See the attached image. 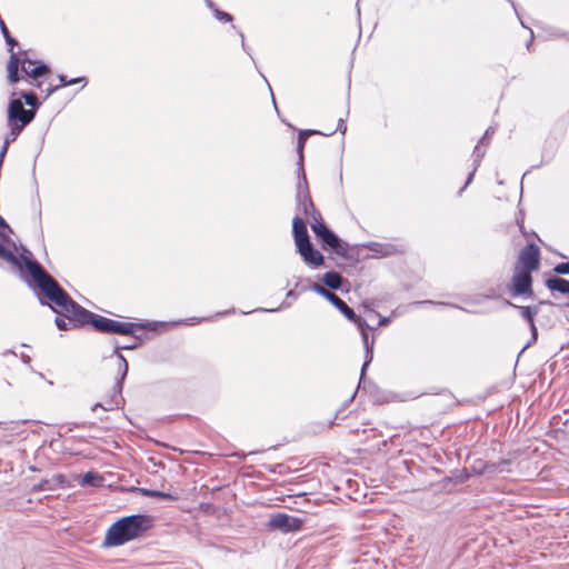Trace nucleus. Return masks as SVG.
I'll return each instance as SVG.
<instances>
[{
	"instance_id": "obj_1",
	"label": "nucleus",
	"mask_w": 569,
	"mask_h": 569,
	"mask_svg": "<svg viewBox=\"0 0 569 569\" xmlns=\"http://www.w3.org/2000/svg\"><path fill=\"white\" fill-rule=\"evenodd\" d=\"M38 301L41 306L50 308L56 313L54 323L60 330L62 320L66 327L68 322L77 317L81 307L69 293L59 284V282L38 262Z\"/></svg>"
},
{
	"instance_id": "obj_2",
	"label": "nucleus",
	"mask_w": 569,
	"mask_h": 569,
	"mask_svg": "<svg viewBox=\"0 0 569 569\" xmlns=\"http://www.w3.org/2000/svg\"><path fill=\"white\" fill-rule=\"evenodd\" d=\"M0 259L9 264L11 273L19 277L36 291V260L24 246H16L4 232L0 231Z\"/></svg>"
},
{
	"instance_id": "obj_3",
	"label": "nucleus",
	"mask_w": 569,
	"mask_h": 569,
	"mask_svg": "<svg viewBox=\"0 0 569 569\" xmlns=\"http://www.w3.org/2000/svg\"><path fill=\"white\" fill-rule=\"evenodd\" d=\"M152 518L148 515H130L122 517L110 526L104 536L103 545L119 547L142 537L152 528Z\"/></svg>"
},
{
	"instance_id": "obj_4",
	"label": "nucleus",
	"mask_w": 569,
	"mask_h": 569,
	"mask_svg": "<svg viewBox=\"0 0 569 569\" xmlns=\"http://www.w3.org/2000/svg\"><path fill=\"white\" fill-rule=\"evenodd\" d=\"M81 311L77 313V317L72 319V322H68L69 327H66V323L62 322L60 326L61 331H68L81 328L86 325H91L92 328L102 333H117V335H133L136 325L132 322H119L99 315H96L86 308L81 307Z\"/></svg>"
},
{
	"instance_id": "obj_5",
	"label": "nucleus",
	"mask_w": 569,
	"mask_h": 569,
	"mask_svg": "<svg viewBox=\"0 0 569 569\" xmlns=\"http://www.w3.org/2000/svg\"><path fill=\"white\" fill-rule=\"evenodd\" d=\"M1 33L9 46L10 59L7 64L8 80L10 83L18 82L23 76L36 79V61L27 58V52H14L17 41L11 37L3 20H0Z\"/></svg>"
},
{
	"instance_id": "obj_6",
	"label": "nucleus",
	"mask_w": 569,
	"mask_h": 569,
	"mask_svg": "<svg viewBox=\"0 0 569 569\" xmlns=\"http://www.w3.org/2000/svg\"><path fill=\"white\" fill-rule=\"evenodd\" d=\"M139 346L138 342L134 343H127L126 346H116L113 350V356L118 359V378L116 381V385L113 387V395L109 400H106L104 402H98L93 406L92 410H96V408L100 407L104 410H113L119 407L122 398V389H123V381L128 375L129 366L127 359L120 353V350H133Z\"/></svg>"
},
{
	"instance_id": "obj_7",
	"label": "nucleus",
	"mask_w": 569,
	"mask_h": 569,
	"mask_svg": "<svg viewBox=\"0 0 569 569\" xmlns=\"http://www.w3.org/2000/svg\"><path fill=\"white\" fill-rule=\"evenodd\" d=\"M348 320L355 322L361 332V338L365 347V362L361 368V378L365 376V372L368 368V366L371 363L373 359V345L375 341L372 340L369 342V335L366 330L368 327L366 321L356 315V312L343 301L341 300L336 293L331 297L329 300Z\"/></svg>"
},
{
	"instance_id": "obj_8",
	"label": "nucleus",
	"mask_w": 569,
	"mask_h": 569,
	"mask_svg": "<svg viewBox=\"0 0 569 569\" xmlns=\"http://www.w3.org/2000/svg\"><path fill=\"white\" fill-rule=\"evenodd\" d=\"M539 248L535 243H528L520 250L515 268L532 272L539 268Z\"/></svg>"
},
{
	"instance_id": "obj_9",
	"label": "nucleus",
	"mask_w": 569,
	"mask_h": 569,
	"mask_svg": "<svg viewBox=\"0 0 569 569\" xmlns=\"http://www.w3.org/2000/svg\"><path fill=\"white\" fill-rule=\"evenodd\" d=\"M269 528L279 530L283 533L296 532L302 529L303 520L287 513H276L268 522Z\"/></svg>"
},
{
	"instance_id": "obj_10",
	"label": "nucleus",
	"mask_w": 569,
	"mask_h": 569,
	"mask_svg": "<svg viewBox=\"0 0 569 569\" xmlns=\"http://www.w3.org/2000/svg\"><path fill=\"white\" fill-rule=\"evenodd\" d=\"M511 292L513 296H531L532 295V277L531 272L516 269L511 278Z\"/></svg>"
},
{
	"instance_id": "obj_11",
	"label": "nucleus",
	"mask_w": 569,
	"mask_h": 569,
	"mask_svg": "<svg viewBox=\"0 0 569 569\" xmlns=\"http://www.w3.org/2000/svg\"><path fill=\"white\" fill-rule=\"evenodd\" d=\"M303 261L312 267H319L323 263V256L312 247V243H305L297 248Z\"/></svg>"
},
{
	"instance_id": "obj_12",
	"label": "nucleus",
	"mask_w": 569,
	"mask_h": 569,
	"mask_svg": "<svg viewBox=\"0 0 569 569\" xmlns=\"http://www.w3.org/2000/svg\"><path fill=\"white\" fill-rule=\"evenodd\" d=\"M292 232L297 248L310 242L306 222L298 216L292 220Z\"/></svg>"
},
{
	"instance_id": "obj_13",
	"label": "nucleus",
	"mask_w": 569,
	"mask_h": 569,
	"mask_svg": "<svg viewBox=\"0 0 569 569\" xmlns=\"http://www.w3.org/2000/svg\"><path fill=\"white\" fill-rule=\"evenodd\" d=\"M297 201L298 209L306 216V218H309V216H312L313 212L318 211L312 202L309 191L297 194Z\"/></svg>"
},
{
	"instance_id": "obj_14",
	"label": "nucleus",
	"mask_w": 569,
	"mask_h": 569,
	"mask_svg": "<svg viewBox=\"0 0 569 569\" xmlns=\"http://www.w3.org/2000/svg\"><path fill=\"white\" fill-rule=\"evenodd\" d=\"M320 133L317 130H301L298 136V142H297V153H298V171H302V163H303V148L306 140L311 134Z\"/></svg>"
},
{
	"instance_id": "obj_15",
	"label": "nucleus",
	"mask_w": 569,
	"mask_h": 569,
	"mask_svg": "<svg viewBox=\"0 0 569 569\" xmlns=\"http://www.w3.org/2000/svg\"><path fill=\"white\" fill-rule=\"evenodd\" d=\"M319 239L325 246L336 250L338 254H343V251L340 250L341 240L329 228L319 237Z\"/></svg>"
},
{
	"instance_id": "obj_16",
	"label": "nucleus",
	"mask_w": 569,
	"mask_h": 569,
	"mask_svg": "<svg viewBox=\"0 0 569 569\" xmlns=\"http://www.w3.org/2000/svg\"><path fill=\"white\" fill-rule=\"evenodd\" d=\"M510 465H511L510 459H501L497 462L487 461V467H486L487 473L486 475L495 476V475L502 473V472H509Z\"/></svg>"
},
{
	"instance_id": "obj_17",
	"label": "nucleus",
	"mask_w": 569,
	"mask_h": 569,
	"mask_svg": "<svg viewBox=\"0 0 569 569\" xmlns=\"http://www.w3.org/2000/svg\"><path fill=\"white\" fill-rule=\"evenodd\" d=\"M546 286L551 291H558L560 293H569V280L555 277L546 281Z\"/></svg>"
},
{
	"instance_id": "obj_18",
	"label": "nucleus",
	"mask_w": 569,
	"mask_h": 569,
	"mask_svg": "<svg viewBox=\"0 0 569 569\" xmlns=\"http://www.w3.org/2000/svg\"><path fill=\"white\" fill-rule=\"evenodd\" d=\"M480 146H481V144H479V143H478V144L475 147V150H473V169H472V171L469 173V176H468V178H467V181H466L465 186L460 189V192H462V191L466 189V187H467V186L472 181L473 176H475V172L477 171L478 167H479V166H480V163H481L482 158L485 157L486 151H485V150H482V149L480 148Z\"/></svg>"
},
{
	"instance_id": "obj_19",
	"label": "nucleus",
	"mask_w": 569,
	"mask_h": 569,
	"mask_svg": "<svg viewBox=\"0 0 569 569\" xmlns=\"http://www.w3.org/2000/svg\"><path fill=\"white\" fill-rule=\"evenodd\" d=\"M322 281L330 289L337 290L341 288L343 278L337 271H328L323 274Z\"/></svg>"
},
{
	"instance_id": "obj_20",
	"label": "nucleus",
	"mask_w": 569,
	"mask_h": 569,
	"mask_svg": "<svg viewBox=\"0 0 569 569\" xmlns=\"http://www.w3.org/2000/svg\"><path fill=\"white\" fill-rule=\"evenodd\" d=\"M509 306H512L515 308H518L520 311L521 317L528 321L529 325H532L535 321V316L538 313V307L537 306H522L518 307L511 302H507Z\"/></svg>"
},
{
	"instance_id": "obj_21",
	"label": "nucleus",
	"mask_w": 569,
	"mask_h": 569,
	"mask_svg": "<svg viewBox=\"0 0 569 569\" xmlns=\"http://www.w3.org/2000/svg\"><path fill=\"white\" fill-rule=\"evenodd\" d=\"M368 248L371 251H375L381 256H390V254H393L396 251L395 246L389 244V243L385 244V243L372 242L368 246Z\"/></svg>"
},
{
	"instance_id": "obj_22",
	"label": "nucleus",
	"mask_w": 569,
	"mask_h": 569,
	"mask_svg": "<svg viewBox=\"0 0 569 569\" xmlns=\"http://www.w3.org/2000/svg\"><path fill=\"white\" fill-rule=\"evenodd\" d=\"M102 481V477L99 476L97 472L89 471L83 475L80 485L81 486H91L96 487L99 486Z\"/></svg>"
},
{
	"instance_id": "obj_23",
	"label": "nucleus",
	"mask_w": 569,
	"mask_h": 569,
	"mask_svg": "<svg viewBox=\"0 0 569 569\" xmlns=\"http://www.w3.org/2000/svg\"><path fill=\"white\" fill-rule=\"evenodd\" d=\"M487 461L483 459H476L470 465L469 471L475 476H483L487 473Z\"/></svg>"
},
{
	"instance_id": "obj_24",
	"label": "nucleus",
	"mask_w": 569,
	"mask_h": 569,
	"mask_svg": "<svg viewBox=\"0 0 569 569\" xmlns=\"http://www.w3.org/2000/svg\"><path fill=\"white\" fill-rule=\"evenodd\" d=\"M297 174H298L297 194L305 193L306 191H309L305 169L302 168V171H300V172L297 170Z\"/></svg>"
},
{
	"instance_id": "obj_25",
	"label": "nucleus",
	"mask_w": 569,
	"mask_h": 569,
	"mask_svg": "<svg viewBox=\"0 0 569 569\" xmlns=\"http://www.w3.org/2000/svg\"><path fill=\"white\" fill-rule=\"evenodd\" d=\"M64 86H68V80H67V77L63 76V74H60L59 76V84L57 86H49L44 92V99L48 98L53 91H56L57 89L61 88V87H64ZM41 91L43 92V89H41Z\"/></svg>"
},
{
	"instance_id": "obj_26",
	"label": "nucleus",
	"mask_w": 569,
	"mask_h": 569,
	"mask_svg": "<svg viewBox=\"0 0 569 569\" xmlns=\"http://www.w3.org/2000/svg\"><path fill=\"white\" fill-rule=\"evenodd\" d=\"M141 491L144 496L151 497V498H160V499H170L171 498L170 493L159 491V490L141 489Z\"/></svg>"
},
{
	"instance_id": "obj_27",
	"label": "nucleus",
	"mask_w": 569,
	"mask_h": 569,
	"mask_svg": "<svg viewBox=\"0 0 569 569\" xmlns=\"http://www.w3.org/2000/svg\"><path fill=\"white\" fill-rule=\"evenodd\" d=\"M213 14L219 21H222V22H231L232 21V16L230 13L221 11L218 8H214Z\"/></svg>"
},
{
	"instance_id": "obj_28",
	"label": "nucleus",
	"mask_w": 569,
	"mask_h": 569,
	"mask_svg": "<svg viewBox=\"0 0 569 569\" xmlns=\"http://www.w3.org/2000/svg\"><path fill=\"white\" fill-rule=\"evenodd\" d=\"M553 271L558 274H569V261L556 264Z\"/></svg>"
},
{
	"instance_id": "obj_29",
	"label": "nucleus",
	"mask_w": 569,
	"mask_h": 569,
	"mask_svg": "<svg viewBox=\"0 0 569 569\" xmlns=\"http://www.w3.org/2000/svg\"><path fill=\"white\" fill-rule=\"evenodd\" d=\"M496 129L493 127H489L482 138L479 140V144H488L491 137L495 134Z\"/></svg>"
},
{
	"instance_id": "obj_30",
	"label": "nucleus",
	"mask_w": 569,
	"mask_h": 569,
	"mask_svg": "<svg viewBox=\"0 0 569 569\" xmlns=\"http://www.w3.org/2000/svg\"><path fill=\"white\" fill-rule=\"evenodd\" d=\"M328 229V227L325 224V222H321V223H311V230L313 231V233L319 238L326 230Z\"/></svg>"
},
{
	"instance_id": "obj_31",
	"label": "nucleus",
	"mask_w": 569,
	"mask_h": 569,
	"mask_svg": "<svg viewBox=\"0 0 569 569\" xmlns=\"http://www.w3.org/2000/svg\"><path fill=\"white\" fill-rule=\"evenodd\" d=\"M530 327V331H531V339L530 341L525 346L523 349H526L527 347H529L531 343L536 342L537 340V337H538V332H537V327L535 325V321L532 322V325H529Z\"/></svg>"
},
{
	"instance_id": "obj_32",
	"label": "nucleus",
	"mask_w": 569,
	"mask_h": 569,
	"mask_svg": "<svg viewBox=\"0 0 569 569\" xmlns=\"http://www.w3.org/2000/svg\"><path fill=\"white\" fill-rule=\"evenodd\" d=\"M48 71V66L42 63L41 61H38V79L43 77Z\"/></svg>"
},
{
	"instance_id": "obj_33",
	"label": "nucleus",
	"mask_w": 569,
	"mask_h": 569,
	"mask_svg": "<svg viewBox=\"0 0 569 569\" xmlns=\"http://www.w3.org/2000/svg\"><path fill=\"white\" fill-rule=\"evenodd\" d=\"M308 219H310V224L311 223H321V222H323L322 217H321L319 211L313 212V214L309 216Z\"/></svg>"
},
{
	"instance_id": "obj_34",
	"label": "nucleus",
	"mask_w": 569,
	"mask_h": 569,
	"mask_svg": "<svg viewBox=\"0 0 569 569\" xmlns=\"http://www.w3.org/2000/svg\"><path fill=\"white\" fill-rule=\"evenodd\" d=\"M337 131H340L341 133H345L347 131V126L345 123V120L343 119H339L338 120V124H337Z\"/></svg>"
},
{
	"instance_id": "obj_35",
	"label": "nucleus",
	"mask_w": 569,
	"mask_h": 569,
	"mask_svg": "<svg viewBox=\"0 0 569 569\" xmlns=\"http://www.w3.org/2000/svg\"><path fill=\"white\" fill-rule=\"evenodd\" d=\"M20 356H21L22 361H23L26 365H28V366H30V365H31L32 357H31L30 355L26 353L24 351H21Z\"/></svg>"
},
{
	"instance_id": "obj_36",
	"label": "nucleus",
	"mask_w": 569,
	"mask_h": 569,
	"mask_svg": "<svg viewBox=\"0 0 569 569\" xmlns=\"http://www.w3.org/2000/svg\"><path fill=\"white\" fill-rule=\"evenodd\" d=\"M319 295L329 301L335 293L323 287Z\"/></svg>"
},
{
	"instance_id": "obj_37",
	"label": "nucleus",
	"mask_w": 569,
	"mask_h": 569,
	"mask_svg": "<svg viewBox=\"0 0 569 569\" xmlns=\"http://www.w3.org/2000/svg\"><path fill=\"white\" fill-rule=\"evenodd\" d=\"M322 288H323V287H322V286H320L319 283H312V284L310 286V289H311L312 291L317 292L318 295L320 293V291L322 290Z\"/></svg>"
},
{
	"instance_id": "obj_38",
	"label": "nucleus",
	"mask_w": 569,
	"mask_h": 569,
	"mask_svg": "<svg viewBox=\"0 0 569 569\" xmlns=\"http://www.w3.org/2000/svg\"><path fill=\"white\" fill-rule=\"evenodd\" d=\"M83 80H84V78H74V79L68 80V86L82 82Z\"/></svg>"
},
{
	"instance_id": "obj_39",
	"label": "nucleus",
	"mask_w": 569,
	"mask_h": 569,
	"mask_svg": "<svg viewBox=\"0 0 569 569\" xmlns=\"http://www.w3.org/2000/svg\"><path fill=\"white\" fill-rule=\"evenodd\" d=\"M0 228L8 229L10 231L9 226L7 224L6 220L2 217H0Z\"/></svg>"
},
{
	"instance_id": "obj_40",
	"label": "nucleus",
	"mask_w": 569,
	"mask_h": 569,
	"mask_svg": "<svg viewBox=\"0 0 569 569\" xmlns=\"http://www.w3.org/2000/svg\"><path fill=\"white\" fill-rule=\"evenodd\" d=\"M207 6L214 11V8H217L216 3L212 0H206Z\"/></svg>"
},
{
	"instance_id": "obj_41",
	"label": "nucleus",
	"mask_w": 569,
	"mask_h": 569,
	"mask_svg": "<svg viewBox=\"0 0 569 569\" xmlns=\"http://www.w3.org/2000/svg\"><path fill=\"white\" fill-rule=\"evenodd\" d=\"M240 37H241V39H242V48H243V50H247L246 44H244V37H243V33H240Z\"/></svg>"
},
{
	"instance_id": "obj_42",
	"label": "nucleus",
	"mask_w": 569,
	"mask_h": 569,
	"mask_svg": "<svg viewBox=\"0 0 569 569\" xmlns=\"http://www.w3.org/2000/svg\"><path fill=\"white\" fill-rule=\"evenodd\" d=\"M288 297H296V292L293 290H290L288 293H287Z\"/></svg>"
},
{
	"instance_id": "obj_43",
	"label": "nucleus",
	"mask_w": 569,
	"mask_h": 569,
	"mask_svg": "<svg viewBox=\"0 0 569 569\" xmlns=\"http://www.w3.org/2000/svg\"><path fill=\"white\" fill-rule=\"evenodd\" d=\"M508 2H510V3H511V6H512V8H513V10H515V11H517V9H516V4H515L513 0H508Z\"/></svg>"
},
{
	"instance_id": "obj_44",
	"label": "nucleus",
	"mask_w": 569,
	"mask_h": 569,
	"mask_svg": "<svg viewBox=\"0 0 569 569\" xmlns=\"http://www.w3.org/2000/svg\"><path fill=\"white\" fill-rule=\"evenodd\" d=\"M22 348H26V349L31 350V347H28V346H26V345H22Z\"/></svg>"
},
{
	"instance_id": "obj_45",
	"label": "nucleus",
	"mask_w": 569,
	"mask_h": 569,
	"mask_svg": "<svg viewBox=\"0 0 569 569\" xmlns=\"http://www.w3.org/2000/svg\"><path fill=\"white\" fill-rule=\"evenodd\" d=\"M37 88L41 89V83L39 81H38Z\"/></svg>"
},
{
	"instance_id": "obj_46",
	"label": "nucleus",
	"mask_w": 569,
	"mask_h": 569,
	"mask_svg": "<svg viewBox=\"0 0 569 569\" xmlns=\"http://www.w3.org/2000/svg\"><path fill=\"white\" fill-rule=\"evenodd\" d=\"M262 310H263V311H266L264 309H262ZM274 310H276V309H270L269 311H270V312H273Z\"/></svg>"
}]
</instances>
